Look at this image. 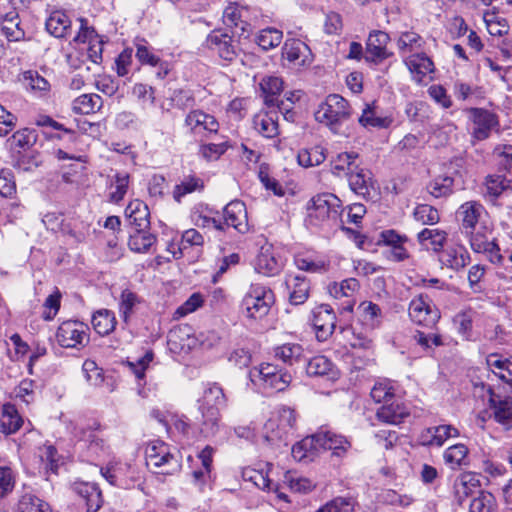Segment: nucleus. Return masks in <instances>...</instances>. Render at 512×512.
I'll list each match as a JSON object with an SVG mask.
<instances>
[{
    "label": "nucleus",
    "mask_w": 512,
    "mask_h": 512,
    "mask_svg": "<svg viewBox=\"0 0 512 512\" xmlns=\"http://www.w3.org/2000/svg\"><path fill=\"white\" fill-rule=\"evenodd\" d=\"M342 212L341 200L332 193L313 196L306 205L305 224L310 228H332Z\"/></svg>",
    "instance_id": "nucleus-1"
},
{
    "label": "nucleus",
    "mask_w": 512,
    "mask_h": 512,
    "mask_svg": "<svg viewBox=\"0 0 512 512\" xmlns=\"http://www.w3.org/2000/svg\"><path fill=\"white\" fill-rule=\"evenodd\" d=\"M353 109L339 94H330L315 112V119L327 126L333 133L347 135L344 124L351 119Z\"/></svg>",
    "instance_id": "nucleus-2"
},
{
    "label": "nucleus",
    "mask_w": 512,
    "mask_h": 512,
    "mask_svg": "<svg viewBox=\"0 0 512 512\" xmlns=\"http://www.w3.org/2000/svg\"><path fill=\"white\" fill-rule=\"evenodd\" d=\"M484 396L488 398V407L490 418L500 424L504 430L512 429V395L504 394L500 386L494 387L490 384L481 383L479 385Z\"/></svg>",
    "instance_id": "nucleus-3"
},
{
    "label": "nucleus",
    "mask_w": 512,
    "mask_h": 512,
    "mask_svg": "<svg viewBox=\"0 0 512 512\" xmlns=\"http://www.w3.org/2000/svg\"><path fill=\"white\" fill-rule=\"evenodd\" d=\"M226 405L223 389L216 383L209 385L205 390L200 405L204 429L214 434L218 429L220 409Z\"/></svg>",
    "instance_id": "nucleus-4"
},
{
    "label": "nucleus",
    "mask_w": 512,
    "mask_h": 512,
    "mask_svg": "<svg viewBox=\"0 0 512 512\" xmlns=\"http://www.w3.org/2000/svg\"><path fill=\"white\" fill-rule=\"evenodd\" d=\"M273 291L262 284H252L242 301L246 317L254 320L264 318L273 305Z\"/></svg>",
    "instance_id": "nucleus-5"
},
{
    "label": "nucleus",
    "mask_w": 512,
    "mask_h": 512,
    "mask_svg": "<svg viewBox=\"0 0 512 512\" xmlns=\"http://www.w3.org/2000/svg\"><path fill=\"white\" fill-rule=\"evenodd\" d=\"M146 464L155 473L170 475L180 468L179 460L170 452L166 443L160 440L150 442L145 451Z\"/></svg>",
    "instance_id": "nucleus-6"
},
{
    "label": "nucleus",
    "mask_w": 512,
    "mask_h": 512,
    "mask_svg": "<svg viewBox=\"0 0 512 512\" xmlns=\"http://www.w3.org/2000/svg\"><path fill=\"white\" fill-rule=\"evenodd\" d=\"M204 46L226 62L237 59L240 48L233 36L224 29H214L206 37Z\"/></svg>",
    "instance_id": "nucleus-7"
},
{
    "label": "nucleus",
    "mask_w": 512,
    "mask_h": 512,
    "mask_svg": "<svg viewBox=\"0 0 512 512\" xmlns=\"http://www.w3.org/2000/svg\"><path fill=\"white\" fill-rule=\"evenodd\" d=\"M466 236L469 238L470 246L475 253L485 254L493 264L502 263L503 256L500 253L499 245L492 235V230L486 225H480Z\"/></svg>",
    "instance_id": "nucleus-8"
},
{
    "label": "nucleus",
    "mask_w": 512,
    "mask_h": 512,
    "mask_svg": "<svg viewBox=\"0 0 512 512\" xmlns=\"http://www.w3.org/2000/svg\"><path fill=\"white\" fill-rule=\"evenodd\" d=\"M255 373H257L259 378L260 386L264 390L273 392L284 391L292 380L290 373L270 363L261 364L258 369H255Z\"/></svg>",
    "instance_id": "nucleus-9"
},
{
    "label": "nucleus",
    "mask_w": 512,
    "mask_h": 512,
    "mask_svg": "<svg viewBox=\"0 0 512 512\" xmlns=\"http://www.w3.org/2000/svg\"><path fill=\"white\" fill-rule=\"evenodd\" d=\"M89 328L83 322L64 321L57 330L56 338L62 347L75 348L89 342Z\"/></svg>",
    "instance_id": "nucleus-10"
},
{
    "label": "nucleus",
    "mask_w": 512,
    "mask_h": 512,
    "mask_svg": "<svg viewBox=\"0 0 512 512\" xmlns=\"http://www.w3.org/2000/svg\"><path fill=\"white\" fill-rule=\"evenodd\" d=\"M409 316L414 323L424 326H432L440 319L439 310L422 294L410 302Z\"/></svg>",
    "instance_id": "nucleus-11"
},
{
    "label": "nucleus",
    "mask_w": 512,
    "mask_h": 512,
    "mask_svg": "<svg viewBox=\"0 0 512 512\" xmlns=\"http://www.w3.org/2000/svg\"><path fill=\"white\" fill-rule=\"evenodd\" d=\"M469 113L474 125L472 135L478 141L487 139L499 126L498 116L487 109L470 108Z\"/></svg>",
    "instance_id": "nucleus-12"
},
{
    "label": "nucleus",
    "mask_w": 512,
    "mask_h": 512,
    "mask_svg": "<svg viewBox=\"0 0 512 512\" xmlns=\"http://www.w3.org/2000/svg\"><path fill=\"white\" fill-rule=\"evenodd\" d=\"M312 324L319 341H325L332 335L336 327V316L327 304L317 306L313 311Z\"/></svg>",
    "instance_id": "nucleus-13"
},
{
    "label": "nucleus",
    "mask_w": 512,
    "mask_h": 512,
    "mask_svg": "<svg viewBox=\"0 0 512 512\" xmlns=\"http://www.w3.org/2000/svg\"><path fill=\"white\" fill-rule=\"evenodd\" d=\"M315 435L319 450H332L337 457L344 456L351 448V442L346 437L328 429L321 428Z\"/></svg>",
    "instance_id": "nucleus-14"
},
{
    "label": "nucleus",
    "mask_w": 512,
    "mask_h": 512,
    "mask_svg": "<svg viewBox=\"0 0 512 512\" xmlns=\"http://www.w3.org/2000/svg\"><path fill=\"white\" fill-rule=\"evenodd\" d=\"M483 211V205L477 201H468L459 207L457 216L460 219L462 233L468 235L480 226L479 220Z\"/></svg>",
    "instance_id": "nucleus-15"
},
{
    "label": "nucleus",
    "mask_w": 512,
    "mask_h": 512,
    "mask_svg": "<svg viewBox=\"0 0 512 512\" xmlns=\"http://www.w3.org/2000/svg\"><path fill=\"white\" fill-rule=\"evenodd\" d=\"M226 226H231L240 233L249 230L247 210L244 202L240 200L231 201L223 210Z\"/></svg>",
    "instance_id": "nucleus-16"
},
{
    "label": "nucleus",
    "mask_w": 512,
    "mask_h": 512,
    "mask_svg": "<svg viewBox=\"0 0 512 512\" xmlns=\"http://www.w3.org/2000/svg\"><path fill=\"white\" fill-rule=\"evenodd\" d=\"M390 41L388 33L375 30L369 34L366 43V52L368 57L374 62H382L392 56V52L387 50V44Z\"/></svg>",
    "instance_id": "nucleus-17"
},
{
    "label": "nucleus",
    "mask_w": 512,
    "mask_h": 512,
    "mask_svg": "<svg viewBox=\"0 0 512 512\" xmlns=\"http://www.w3.org/2000/svg\"><path fill=\"white\" fill-rule=\"evenodd\" d=\"M458 436L457 428L444 424L423 430L419 436V441L423 446L441 447L447 439Z\"/></svg>",
    "instance_id": "nucleus-18"
},
{
    "label": "nucleus",
    "mask_w": 512,
    "mask_h": 512,
    "mask_svg": "<svg viewBox=\"0 0 512 512\" xmlns=\"http://www.w3.org/2000/svg\"><path fill=\"white\" fill-rule=\"evenodd\" d=\"M289 302L292 305H302L310 293L309 280L301 275H288L285 279Z\"/></svg>",
    "instance_id": "nucleus-19"
},
{
    "label": "nucleus",
    "mask_w": 512,
    "mask_h": 512,
    "mask_svg": "<svg viewBox=\"0 0 512 512\" xmlns=\"http://www.w3.org/2000/svg\"><path fill=\"white\" fill-rule=\"evenodd\" d=\"M72 489L85 502L87 512H97L101 508L103 504L102 493L96 484L75 482Z\"/></svg>",
    "instance_id": "nucleus-20"
},
{
    "label": "nucleus",
    "mask_w": 512,
    "mask_h": 512,
    "mask_svg": "<svg viewBox=\"0 0 512 512\" xmlns=\"http://www.w3.org/2000/svg\"><path fill=\"white\" fill-rule=\"evenodd\" d=\"M408 408L398 399H394L388 404H383L378 408L376 417L380 422L397 425L409 416Z\"/></svg>",
    "instance_id": "nucleus-21"
},
{
    "label": "nucleus",
    "mask_w": 512,
    "mask_h": 512,
    "mask_svg": "<svg viewBox=\"0 0 512 512\" xmlns=\"http://www.w3.org/2000/svg\"><path fill=\"white\" fill-rule=\"evenodd\" d=\"M347 177L350 189L363 198L369 197L371 191L375 190L372 173L369 170L357 166Z\"/></svg>",
    "instance_id": "nucleus-22"
},
{
    "label": "nucleus",
    "mask_w": 512,
    "mask_h": 512,
    "mask_svg": "<svg viewBox=\"0 0 512 512\" xmlns=\"http://www.w3.org/2000/svg\"><path fill=\"white\" fill-rule=\"evenodd\" d=\"M248 11L237 3H230L223 12L222 20L225 26L238 29L241 34L250 32L247 17Z\"/></svg>",
    "instance_id": "nucleus-23"
},
{
    "label": "nucleus",
    "mask_w": 512,
    "mask_h": 512,
    "mask_svg": "<svg viewBox=\"0 0 512 512\" xmlns=\"http://www.w3.org/2000/svg\"><path fill=\"white\" fill-rule=\"evenodd\" d=\"M481 483L479 478L474 473H463L459 475L453 485L454 495L459 505L468 498L478 492Z\"/></svg>",
    "instance_id": "nucleus-24"
},
{
    "label": "nucleus",
    "mask_w": 512,
    "mask_h": 512,
    "mask_svg": "<svg viewBox=\"0 0 512 512\" xmlns=\"http://www.w3.org/2000/svg\"><path fill=\"white\" fill-rule=\"evenodd\" d=\"M186 126L190 127L192 131H207L209 133H216L219 129V123L216 118L202 110H192L185 118Z\"/></svg>",
    "instance_id": "nucleus-25"
},
{
    "label": "nucleus",
    "mask_w": 512,
    "mask_h": 512,
    "mask_svg": "<svg viewBox=\"0 0 512 512\" xmlns=\"http://www.w3.org/2000/svg\"><path fill=\"white\" fill-rule=\"evenodd\" d=\"M441 262L448 268L459 271L470 263V255L463 245L456 244L443 251Z\"/></svg>",
    "instance_id": "nucleus-26"
},
{
    "label": "nucleus",
    "mask_w": 512,
    "mask_h": 512,
    "mask_svg": "<svg viewBox=\"0 0 512 512\" xmlns=\"http://www.w3.org/2000/svg\"><path fill=\"white\" fill-rule=\"evenodd\" d=\"M125 214L135 229L146 230L150 225L148 206L141 200L131 201L125 209Z\"/></svg>",
    "instance_id": "nucleus-27"
},
{
    "label": "nucleus",
    "mask_w": 512,
    "mask_h": 512,
    "mask_svg": "<svg viewBox=\"0 0 512 512\" xmlns=\"http://www.w3.org/2000/svg\"><path fill=\"white\" fill-rule=\"evenodd\" d=\"M358 123L366 129H386L392 124V118L380 116L377 111V106L372 102L365 105L358 118Z\"/></svg>",
    "instance_id": "nucleus-28"
},
{
    "label": "nucleus",
    "mask_w": 512,
    "mask_h": 512,
    "mask_svg": "<svg viewBox=\"0 0 512 512\" xmlns=\"http://www.w3.org/2000/svg\"><path fill=\"white\" fill-rule=\"evenodd\" d=\"M306 372L311 377H327L331 380L338 377L334 364L322 355L315 356L308 361Z\"/></svg>",
    "instance_id": "nucleus-29"
},
{
    "label": "nucleus",
    "mask_w": 512,
    "mask_h": 512,
    "mask_svg": "<svg viewBox=\"0 0 512 512\" xmlns=\"http://www.w3.org/2000/svg\"><path fill=\"white\" fill-rule=\"evenodd\" d=\"M406 65L416 82H421L426 75L434 71L432 60L424 53L411 55L406 60Z\"/></svg>",
    "instance_id": "nucleus-30"
},
{
    "label": "nucleus",
    "mask_w": 512,
    "mask_h": 512,
    "mask_svg": "<svg viewBox=\"0 0 512 512\" xmlns=\"http://www.w3.org/2000/svg\"><path fill=\"white\" fill-rule=\"evenodd\" d=\"M282 265L270 248L262 247L257 255L255 270L265 276H274L281 271Z\"/></svg>",
    "instance_id": "nucleus-31"
},
{
    "label": "nucleus",
    "mask_w": 512,
    "mask_h": 512,
    "mask_svg": "<svg viewBox=\"0 0 512 512\" xmlns=\"http://www.w3.org/2000/svg\"><path fill=\"white\" fill-rule=\"evenodd\" d=\"M46 30L56 38H65L71 30V20L60 10L53 11L46 20Z\"/></svg>",
    "instance_id": "nucleus-32"
},
{
    "label": "nucleus",
    "mask_w": 512,
    "mask_h": 512,
    "mask_svg": "<svg viewBox=\"0 0 512 512\" xmlns=\"http://www.w3.org/2000/svg\"><path fill=\"white\" fill-rule=\"evenodd\" d=\"M23 425V419L19 415L15 405L5 403L2 406V413L0 417L1 431L6 434L16 433Z\"/></svg>",
    "instance_id": "nucleus-33"
},
{
    "label": "nucleus",
    "mask_w": 512,
    "mask_h": 512,
    "mask_svg": "<svg viewBox=\"0 0 512 512\" xmlns=\"http://www.w3.org/2000/svg\"><path fill=\"white\" fill-rule=\"evenodd\" d=\"M204 244V237L203 235L197 231L196 229L190 228L183 232L181 242L176 248V244L170 243L168 246V250L172 252L173 257L175 259H179L183 256L184 251L192 246H203Z\"/></svg>",
    "instance_id": "nucleus-34"
},
{
    "label": "nucleus",
    "mask_w": 512,
    "mask_h": 512,
    "mask_svg": "<svg viewBox=\"0 0 512 512\" xmlns=\"http://www.w3.org/2000/svg\"><path fill=\"white\" fill-rule=\"evenodd\" d=\"M319 451L316 435L307 436L292 446V457L297 461H310Z\"/></svg>",
    "instance_id": "nucleus-35"
},
{
    "label": "nucleus",
    "mask_w": 512,
    "mask_h": 512,
    "mask_svg": "<svg viewBox=\"0 0 512 512\" xmlns=\"http://www.w3.org/2000/svg\"><path fill=\"white\" fill-rule=\"evenodd\" d=\"M446 238V232L440 229L425 228L417 235V239L421 246L427 250L431 249L434 252L442 250Z\"/></svg>",
    "instance_id": "nucleus-36"
},
{
    "label": "nucleus",
    "mask_w": 512,
    "mask_h": 512,
    "mask_svg": "<svg viewBox=\"0 0 512 512\" xmlns=\"http://www.w3.org/2000/svg\"><path fill=\"white\" fill-rule=\"evenodd\" d=\"M468 454L467 446L459 443L448 447L443 453V459L451 469H457L469 464Z\"/></svg>",
    "instance_id": "nucleus-37"
},
{
    "label": "nucleus",
    "mask_w": 512,
    "mask_h": 512,
    "mask_svg": "<svg viewBox=\"0 0 512 512\" xmlns=\"http://www.w3.org/2000/svg\"><path fill=\"white\" fill-rule=\"evenodd\" d=\"M261 90L264 94V101L267 106H279L278 96L283 90V81L276 76L264 78L260 83Z\"/></svg>",
    "instance_id": "nucleus-38"
},
{
    "label": "nucleus",
    "mask_w": 512,
    "mask_h": 512,
    "mask_svg": "<svg viewBox=\"0 0 512 512\" xmlns=\"http://www.w3.org/2000/svg\"><path fill=\"white\" fill-rule=\"evenodd\" d=\"M469 512H498L496 497L489 491L479 490L470 501Z\"/></svg>",
    "instance_id": "nucleus-39"
},
{
    "label": "nucleus",
    "mask_w": 512,
    "mask_h": 512,
    "mask_svg": "<svg viewBox=\"0 0 512 512\" xmlns=\"http://www.w3.org/2000/svg\"><path fill=\"white\" fill-rule=\"evenodd\" d=\"M359 155L356 152H343L336 156L331 161V171L335 176H348L349 172H352L355 167L358 165L356 164V160L358 159Z\"/></svg>",
    "instance_id": "nucleus-40"
},
{
    "label": "nucleus",
    "mask_w": 512,
    "mask_h": 512,
    "mask_svg": "<svg viewBox=\"0 0 512 512\" xmlns=\"http://www.w3.org/2000/svg\"><path fill=\"white\" fill-rule=\"evenodd\" d=\"M102 98L97 94H83L73 101V111L76 114L88 115L102 107Z\"/></svg>",
    "instance_id": "nucleus-41"
},
{
    "label": "nucleus",
    "mask_w": 512,
    "mask_h": 512,
    "mask_svg": "<svg viewBox=\"0 0 512 512\" xmlns=\"http://www.w3.org/2000/svg\"><path fill=\"white\" fill-rule=\"evenodd\" d=\"M91 323L99 335H108L115 328L116 318L110 310L102 309L93 314Z\"/></svg>",
    "instance_id": "nucleus-42"
},
{
    "label": "nucleus",
    "mask_w": 512,
    "mask_h": 512,
    "mask_svg": "<svg viewBox=\"0 0 512 512\" xmlns=\"http://www.w3.org/2000/svg\"><path fill=\"white\" fill-rule=\"evenodd\" d=\"M486 362L489 367L499 370L495 375L512 386V357L509 359H502L499 354L492 353L487 356Z\"/></svg>",
    "instance_id": "nucleus-43"
},
{
    "label": "nucleus",
    "mask_w": 512,
    "mask_h": 512,
    "mask_svg": "<svg viewBox=\"0 0 512 512\" xmlns=\"http://www.w3.org/2000/svg\"><path fill=\"white\" fill-rule=\"evenodd\" d=\"M303 352V347L300 344L286 343L274 349V356L287 365H293L301 359Z\"/></svg>",
    "instance_id": "nucleus-44"
},
{
    "label": "nucleus",
    "mask_w": 512,
    "mask_h": 512,
    "mask_svg": "<svg viewBox=\"0 0 512 512\" xmlns=\"http://www.w3.org/2000/svg\"><path fill=\"white\" fill-rule=\"evenodd\" d=\"M254 126L266 138H273L279 134L277 113L258 115L254 119Z\"/></svg>",
    "instance_id": "nucleus-45"
},
{
    "label": "nucleus",
    "mask_w": 512,
    "mask_h": 512,
    "mask_svg": "<svg viewBox=\"0 0 512 512\" xmlns=\"http://www.w3.org/2000/svg\"><path fill=\"white\" fill-rule=\"evenodd\" d=\"M156 242V236L146 230L135 229L130 235L128 246L132 251L144 253Z\"/></svg>",
    "instance_id": "nucleus-46"
},
{
    "label": "nucleus",
    "mask_w": 512,
    "mask_h": 512,
    "mask_svg": "<svg viewBox=\"0 0 512 512\" xmlns=\"http://www.w3.org/2000/svg\"><path fill=\"white\" fill-rule=\"evenodd\" d=\"M360 284L355 278H348L340 283H332L328 287L330 295L336 299L353 298L355 293L359 290Z\"/></svg>",
    "instance_id": "nucleus-47"
},
{
    "label": "nucleus",
    "mask_w": 512,
    "mask_h": 512,
    "mask_svg": "<svg viewBox=\"0 0 512 512\" xmlns=\"http://www.w3.org/2000/svg\"><path fill=\"white\" fill-rule=\"evenodd\" d=\"M17 512H51L50 506L34 494H23L17 504Z\"/></svg>",
    "instance_id": "nucleus-48"
},
{
    "label": "nucleus",
    "mask_w": 512,
    "mask_h": 512,
    "mask_svg": "<svg viewBox=\"0 0 512 512\" xmlns=\"http://www.w3.org/2000/svg\"><path fill=\"white\" fill-rule=\"evenodd\" d=\"M454 179L450 176L439 175L427 185L428 192L435 198L447 197L453 192Z\"/></svg>",
    "instance_id": "nucleus-49"
},
{
    "label": "nucleus",
    "mask_w": 512,
    "mask_h": 512,
    "mask_svg": "<svg viewBox=\"0 0 512 512\" xmlns=\"http://www.w3.org/2000/svg\"><path fill=\"white\" fill-rule=\"evenodd\" d=\"M298 163L303 167L318 166L326 159L325 149L321 146H314L299 151Z\"/></svg>",
    "instance_id": "nucleus-50"
},
{
    "label": "nucleus",
    "mask_w": 512,
    "mask_h": 512,
    "mask_svg": "<svg viewBox=\"0 0 512 512\" xmlns=\"http://www.w3.org/2000/svg\"><path fill=\"white\" fill-rule=\"evenodd\" d=\"M203 188L204 183L202 179L189 175L185 177L180 184L175 186L173 191V198L179 203L185 195L195 191H200Z\"/></svg>",
    "instance_id": "nucleus-51"
},
{
    "label": "nucleus",
    "mask_w": 512,
    "mask_h": 512,
    "mask_svg": "<svg viewBox=\"0 0 512 512\" xmlns=\"http://www.w3.org/2000/svg\"><path fill=\"white\" fill-rule=\"evenodd\" d=\"M509 186V181L502 175H489L485 179L484 196L491 201L497 199Z\"/></svg>",
    "instance_id": "nucleus-52"
},
{
    "label": "nucleus",
    "mask_w": 512,
    "mask_h": 512,
    "mask_svg": "<svg viewBox=\"0 0 512 512\" xmlns=\"http://www.w3.org/2000/svg\"><path fill=\"white\" fill-rule=\"evenodd\" d=\"M242 475L244 480L252 482L259 489L268 491L276 490L277 486L269 479L267 473L261 470L246 468Z\"/></svg>",
    "instance_id": "nucleus-53"
},
{
    "label": "nucleus",
    "mask_w": 512,
    "mask_h": 512,
    "mask_svg": "<svg viewBox=\"0 0 512 512\" xmlns=\"http://www.w3.org/2000/svg\"><path fill=\"white\" fill-rule=\"evenodd\" d=\"M358 311L371 329H374L379 325L382 311L377 304L370 301H364L358 306Z\"/></svg>",
    "instance_id": "nucleus-54"
},
{
    "label": "nucleus",
    "mask_w": 512,
    "mask_h": 512,
    "mask_svg": "<svg viewBox=\"0 0 512 512\" xmlns=\"http://www.w3.org/2000/svg\"><path fill=\"white\" fill-rule=\"evenodd\" d=\"M23 82L27 88L39 94H46L50 91V83L37 71L29 70L23 73Z\"/></svg>",
    "instance_id": "nucleus-55"
},
{
    "label": "nucleus",
    "mask_w": 512,
    "mask_h": 512,
    "mask_svg": "<svg viewBox=\"0 0 512 512\" xmlns=\"http://www.w3.org/2000/svg\"><path fill=\"white\" fill-rule=\"evenodd\" d=\"M282 38V31L276 28H266L259 32L256 41L263 50L268 51L280 45Z\"/></svg>",
    "instance_id": "nucleus-56"
},
{
    "label": "nucleus",
    "mask_w": 512,
    "mask_h": 512,
    "mask_svg": "<svg viewBox=\"0 0 512 512\" xmlns=\"http://www.w3.org/2000/svg\"><path fill=\"white\" fill-rule=\"evenodd\" d=\"M423 38L414 31H406L400 34L397 45L402 52H412L423 47Z\"/></svg>",
    "instance_id": "nucleus-57"
},
{
    "label": "nucleus",
    "mask_w": 512,
    "mask_h": 512,
    "mask_svg": "<svg viewBox=\"0 0 512 512\" xmlns=\"http://www.w3.org/2000/svg\"><path fill=\"white\" fill-rule=\"evenodd\" d=\"M264 430V438L267 442L271 444H276L277 442H286L289 434L287 429H284L283 427L278 425L277 421L274 419H269L265 423Z\"/></svg>",
    "instance_id": "nucleus-58"
},
{
    "label": "nucleus",
    "mask_w": 512,
    "mask_h": 512,
    "mask_svg": "<svg viewBox=\"0 0 512 512\" xmlns=\"http://www.w3.org/2000/svg\"><path fill=\"white\" fill-rule=\"evenodd\" d=\"M370 395L375 402H383V404H388V402L396 399L394 388L388 381L377 382L371 389Z\"/></svg>",
    "instance_id": "nucleus-59"
},
{
    "label": "nucleus",
    "mask_w": 512,
    "mask_h": 512,
    "mask_svg": "<svg viewBox=\"0 0 512 512\" xmlns=\"http://www.w3.org/2000/svg\"><path fill=\"white\" fill-rule=\"evenodd\" d=\"M37 141V133L33 129L24 128L16 131L12 137V145L22 150L31 148Z\"/></svg>",
    "instance_id": "nucleus-60"
},
{
    "label": "nucleus",
    "mask_w": 512,
    "mask_h": 512,
    "mask_svg": "<svg viewBox=\"0 0 512 512\" xmlns=\"http://www.w3.org/2000/svg\"><path fill=\"white\" fill-rule=\"evenodd\" d=\"M414 218L424 225H434L439 222L438 210L428 204H419L414 210Z\"/></svg>",
    "instance_id": "nucleus-61"
},
{
    "label": "nucleus",
    "mask_w": 512,
    "mask_h": 512,
    "mask_svg": "<svg viewBox=\"0 0 512 512\" xmlns=\"http://www.w3.org/2000/svg\"><path fill=\"white\" fill-rule=\"evenodd\" d=\"M413 339L427 352H430L434 347L443 345L442 336L437 333H425L422 331H416Z\"/></svg>",
    "instance_id": "nucleus-62"
},
{
    "label": "nucleus",
    "mask_w": 512,
    "mask_h": 512,
    "mask_svg": "<svg viewBox=\"0 0 512 512\" xmlns=\"http://www.w3.org/2000/svg\"><path fill=\"white\" fill-rule=\"evenodd\" d=\"M139 303L140 299L136 293L128 289L122 291L120 296L119 309L125 320H127V318L133 312L134 307Z\"/></svg>",
    "instance_id": "nucleus-63"
},
{
    "label": "nucleus",
    "mask_w": 512,
    "mask_h": 512,
    "mask_svg": "<svg viewBox=\"0 0 512 512\" xmlns=\"http://www.w3.org/2000/svg\"><path fill=\"white\" fill-rule=\"evenodd\" d=\"M128 185L129 175L127 173H117L113 184L115 190L111 192L110 200L115 203L121 201L127 192Z\"/></svg>",
    "instance_id": "nucleus-64"
}]
</instances>
